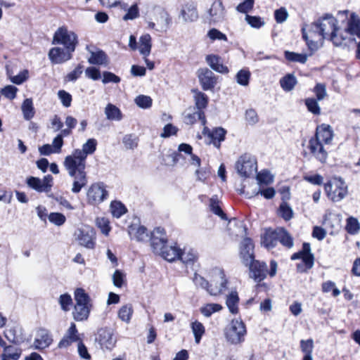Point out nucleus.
I'll return each instance as SVG.
<instances>
[{"label":"nucleus","mask_w":360,"mask_h":360,"mask_svg":"<svg viewBox=\"0 0 360 360\" xmlns=\"http://www.w3.org/2000/svg\"><path fill=\"white\" fill-rule=\"evenodd\" d=\"M83 72V65L79 64L74 70L70 72L65 77V79L69 82H75L82 75Z\"/></svg>","instance_id":"62"},{"label":"nucleus","mask_w":360,"mask_h":360,"mask_svg":"<svg viewBox=\"0 0 360 360\" xmlns=\"http://www.w3.org/2000/svg\"><path fill=\"white\" fill-rule=\"evenodd\" d=\"M21 108L24 118L26 120H30L34 117V108L33 106L32 100L31 98H26L23 101Z\"/></svg>","instance_id":"40"},{"label":"nucleus","mask_w":360,"mask_h":360,"mask_svg":"<svg viewBox=\"0 0 360 360\" xmlns=\"http://www.w3.org/2000/svg\"><path fill=\"white\" fill-rule=\"evenodd\" d=\"M58 96L64 107L68 108L71 105L72 98L70 93L65 90H59Z\"/></svg>","instance_id":"58"},{"label":"nucleus","mask_w":360,"mask_h":360,"mask_svg":"<svg viewBox=\"0 0 360 360\" xmlns=\"http://www.w3.org/2000/svg\"><path fill=\"white\" fill-rule=\"evenodd\" d=\"M334 131L330 125L322 124L316 127V158L321 162H324L327 158V152L324 150L321 143L330 144L333 139Z\"/></svg>","instance_id":"3"},{"label":"nucleus","mask_w":360,"mask_h":360,"mask_svg":"<svg viewBox=\"0 0 360 360\" xmlns=\"http://www.w3.org/2000/svg\"><path fill=\"white\" fill-rule=\"evenodd\" d=\"M280 227L276 229H269L265 232L262 238V243L264 246L268 249L274 248L278 242H279Z\"/></svg>","instance_id":"26"},{"label":"nucleus","mask_w":360,"mask_h":360,"mask_svg":"<svg viewBox=\"0 0 360 360\" xmlns=\"http://www.w3.org/2000/svg\"><path fill=\"white\" fill-rule=\"evenodd\" d=\"M194 94L195 105L198 110H202L205 109L208 105L209 98L208 96L203 92L200 91L197 89L191 90Z\"/></svg>","instance_id":"30"},{"label":"nucleus","mask_w":360,"mask_h":360,"mask_svg":"<svg viewBox=\"0 0 360 360\" xmlns=\"http://www.w3.org/2000/svg\"><path fill=\"white\" fill-rule=\"evenodd\" d=\"M292 260L300 259L297 264V271L299 273H305L314 266V257L311 251V245L309 243H304L301 250L291 255Z\"/></svg>","instance_id":"4"},{"label":"nucleus","mask_w":360,"mask_h":360,"mask_svg":"<svg viewBox=\"0 0 360 360\" xmlns=\"http://www.w3.org/2000/svg\"><path fill=\"white\" fill-rule=\"evenodd\" d=\"M238 302L239 297L236 291H232L229 295H227L226 304L229 311L233 314H236L238 312Z\"/></svg>","instance_id":"33"},{"label":"nucleus","mask_w":360,"mask_h":360,"mask_svg":"<svg viewBox=\"0 0 360 360\" xmlns=\"http://www.w3.org/2000/svg\"><path fill=\"white\" fill-rule=\"evenodd\" d=\"M207 18L210 24H215L224 20L226 11L221 0H214L207 11Z\"/></svg>","instance_id":"12"},{"label":"nucleus","mask_w":360,"mask_h":360,"mask_svg":"<svg viewBox=\"0 0 360 360\" xmlns=\"http://www.w3.org/2000/svg\"><path fill=\"white\" fill-rule=\"evenodd\" d=\"M97 141L95 139H89L82 146V150L88 155L93 154L96 150Z\"/></svg>","instance_id":"54"},{"label":"nucleus","mask_w":360,"mask_h":360,"mask_svg":"<svg viewBox=\"0 0 360 360\" xmlns=\"http://www.w3.org/2000/svg\"><path fill=\"white\" fill-rule=\"evenodd\" d=\"M257 180L258 181V184L261 186L262 184L269 185L271 184L274 179L269 172L264 171L257 174Z\"/></svg>","instance_id":"57"},{"label":"nucleus","mask_w":360,"mask_h":360,"mask_svg":"<svg viewBox=\"0 0 360 360\" xmlns=\"http://www.w3.org/2000/svg\"><path fill=\"white\" fill-rule=\"evenodd\" d=\"M251 73L248 69L239 70L236 75L237 83L241 86H247L249 84Z\"/></svg>","instance_id":"44"},{"label":"nucleus","mask_w":360,"mask_h":360,"mask_svg":"<svg viewBox=\"0 0 360 360\" xmlns=\"http://www.w3.org/2000/svg\"><path fill=\"white\" fill-rule=\"evenodd\" d=\"M152 98L148 96L139 95L135 98L136 104L143 109L148 108L152 105Z\"/></svg>","instance_id":"53"},{"label":"nucleus","mask_w":360,"mask_h":360,"mask_svg":"<svg viewBox=\"0 0 360 360\" xmlns=\"http://www.w3.org/2000/svg\"><path fill=\"white\" fill-rule=\"evenodd\" d=\"M139 16V9L136 4L132 5L123 16L124 20H134Z\"/></svg>","instance_id":"61"},{"label":"nucleus","mask_w":360,"mask_h":360,"mask_svg":"<svg viewBox=\"0 0 360 360\" xmlns=\"http://www.w3.org/2000/svg\"><path fill=\"white\" fill-rule=\"evenodd\" d=\"M106 117L110 120H121L122 113L120 110L115 105L109 103L106 105L105 109Z\"/></svg>","instance_id":"38"},{"label":"nucleus","mask_w":360,"mask_h":360,"mask_svg":"<svg viewBox=\"0 0 360 360\" xmlns=\"http://www.w3.org/2000/svg\"><path fill=\"white\" fill-rule=\"evenodd\" d=\"M75 305L72 313L77 321H85L88 319L91 310L90 298L82 288H77L75 292Z\"/></svg>","instance_id":"2"},{"label":"nucleus","mask_w":360,"mask_h":360,"mask_svg":"<svg viewBox=\"0 0 360 360\" xmlns=\"http://www.w3.org/2000/svg\"><path fill=\"white\" fill-rule=\"evenodd\" d=\"M247 330L245 323L241 319H233L230 326L225 333L228 342L233 345H238L245 340Z\"/></svg>","instance_id":"6"},{"label":"nucleus","mask_w":360,"mask_h":360,"mask_svg":"<svg viewBox=\"0 0 360 360\" xmlns=\"http://www.w3.org/2000/svg\"><path fill=\"white\" fill-rule=\"evenodd\" d=\"M360 229V225L358 220L352 217L347 219L346 229L349 233L355 234Z\"/></svg>","instance_id":"52"},{"label":"nucleus","mask_w":360,"mask_h":360,"mask_svg":"<svg viewBox=\"0 0 360 360\" xmlns=\"http://www.w3.org/2000/svg\"><path fill=\"white\" fill-rule=\"evenodd\" d=\"M227 280L223 271H219L210 283L207 292L211 295H218L226 289Z\"/></svg>","instance_id":"15"},{"label":"nucleus","mask_w":360,"mask_h":360,"mask_svg":"<svg viewBox=\"0 0 360 360\" xmlns=\"http://www.w3.org/2000/svg\"><path fill=\"white\" fill-rule=\"evenodd\" d=\"M250 277L257 282L263 281L266 276L267 266L265 262L256 260L250 266Z\"/></svg>","instance_id":"22"},{"label":"nucleus","mask_w":360,"mask_h":360,"mask_svg":"<svg viewBox=\"0 0 360 360\" xmlns=\"http://www.w3.org/2000/svg\"><path fill=\"white\" fill-rule=\"evenodd\" d=\"M202 134L207 136L209 143L213 144L216 148H219L221 143L224 141L226 131L222 127H217L210 131L207 127L202 130Z\"/></svg>","instance_id":"19"},{"label":"nucleus","mask_w":360,"mask_h":360,"mask_svg":"<svg viewBox=\"0 0 360 360\" xmlns=\"http://www.w3.org/2000/svg\"><path fill=\"white\" fill-rule=\"evenodd\" d=\"M349 35V34L347 28L341 30L337 27L335 30L332 32L328 39L330 40L335 46H339L343 44L345 41L347 39Z\"/></svg>","instance_id":"29"},{"label":"nucleus","mask_w":360,"mask_h":360,"mask_svg":"<svg viewBox=\"0 0 360 360\" xmlns=\"http://www.w3.org/2000/svg\"><path fill=\"white\" fill-rule=\"evenodd\" d=\"M72 51L66 48L53 47L49 51V58L53 64L63 63L72 58Z\"/></svg>","instance_id":"18"},{"label":"nucleus","mask_w":360,"mask_h":360,"mask_svg":"<svg viewBox=\"0 0 360 360\" xmlns=\"http://www.w3.org/2000/svg\"><path fill=\"white\" fill-rule=\"evenodd\" d=\"M52 44L63 45L64 48L74 52L78 44V37L74 32L61 27L54 33Z\"/></svg>","instance_id":"5"},{"label":"nucleus","mask_w":360,"mask_h":360,"mask_svg":"<svg viewBox=\"0 0 360 360\" xmlns=\"http://www.w3.org/2000/svg\"><path fill=\"white\" fill-rule=\"evenodd\" d=\"M347 31L350 35H356L360 39V20L351 18L347 25Z\"/></svg>","instance_id":"49"},{"label":"nucleus","mask_w":360,"mask_h":360,"mask_svg":"<svg viewBox=\"0 0 360 360\" xmlns=\"http://www.w3.org/2000/svg\"><path fill=\"white\" fill-rule=\"evenodd\" d=\"M210 207L211 211L222 219H226V214L221 210L219 205V201L217 195L212 196L210 200Z\"/></svg>","instance_id":"43"},{"label":"nucleus","mask_w":360,"mask_h":360,"mask_svg":"<svg viewBox=\"0 0 360 360\" xmlns=\"http://www.w3.org/2000/svg\"><path fill=\"white\" fill-rule=\"evenodd\" d=\"M197 259V255L195 252L192 249H184L180 250L179 259L186 264H193Z\"/></svg>","instance_id":"37"},{"label":"nucleus","mask_w":360,"mask_h":360,"mask_svg":"<svg viewBox=\"0 0 360 360\" xmlns=\"http://www.w3.org/2000/svg\"><path fill=\"white\" fill-rule=\"evenodd\" d=\"M236 169L242 177H249L257 171V161L250 155H241L236 162Z\"/></svg>","instance_id":"8"},{"label":"nucleus","mask_w":360,"mask_h":360,"mask_svg":"<svg viewBox=\"0 0 360 360\" xmlns=\"http://www.w3.org/2000/svg\"><path fill=\"white\" fill-rule=\"evenodd\" d=\"M80 341L76 325L72 323L63 338L59 342L58 348H67L73 342Z\"/></svg>","instance_id":"21"},{"label":"nucleus","mask_w":360,"mask_h":360,"mask_svg":"<svg viewBox=\"0 0 360 360\" xmlns=\"http://www.w3.org/2000/svg\"><path fill=\"white\" fill-rule=\"evenodd\" d=\"M197 120H200L202 125H205L206 118L204 111L197 110L193 113L186 115L184 118V122L187 124H193Z\"/></svg>","instance_id":"35"},{"label":"nucleus","mask_w":360,"mask_h":360,"mask_svg":"<svg viewBox=\"0 0 360 360\" xmlns=\"http://www.w3.org/2000/svg\"><path fill=\"white\" fill-rule=\"evenodd\" d=\"M29 72L27 70H24L20 72L17 75L11 78V81L15 84L20 85L28 79Z\"/></svg>","instance_id":"64"},{"label":"nucleus","mask_w":360,"mask_h":360,"mask_svg":"<svg viewBox=\"0 0 360 360\" xmlns=\"http://www.w3.org/2000/svg\"><path fill=\"white\" fill-rule=\"evenodd\" d=\"M73 178V183L71 191L73 193H78L82 188L85 187L88 183L86 173L85 169H74V172L68 174Z\"/></svg>","instance_id":"20"},{"label":"nucleus","mask_w":360,"mask_h":360,"mask_svg":"<svg viewBox=\"0 0 360 360\" xmlns=\"http://www.w3.org/2000/svg\"><path fill=\"white\" fill-rule=\"evenodd\" d=\"M27 186L37 192H49L52 187L53 177L47 175L41 179L38 177L30 176L27 179Z\"/></svg>","instance_id":"14"},{"label":"nucleus","mask_w":360,"mask_h":360,"mask_svg":"<svg viewBox=\"0 0 360 360\" xmlns=\"http://www.w3.org/2000/svg\"><path fill=\"white\" fill-rule=\"evenodd\" d=\"M150 240L153 252L159 254L167 243L165 229L161 227L155 229L151 233Z\"/></svg>","instance_id":"16"},{"label":"nucleus","mask_w":360,"mask_h":360,"mask_svg":"<svg viewBox=\"0 0 360 360\" xmlns=\"http://www.w3.org/2000/svg\"><path fill=\"white\" fill-rule=\"evenodd\" d=\"M77 240L81 245L93 249L95 245L94 231L92 230L79 229L77 233Z\"/></svg>","instance_id":"25"},{"label":"nucleus","mask_w":360,"mask_h":360,"mask_svg":"<svg viewBox=\"0 0 360 360\" xmlns=\"http://www.w3.org/2000/svg\"><path fill=\"white\" fill-rule=\"evenodd\" d=\"M21 349L13 346L6 347L4 353L2 354V359L18 360L21 356Z\"/></svg>","instance_id":"45"},{"label":"nucleus","mask_w":360,"mask_h":360,"mask_svg":"<svg viewBox=\"0 0 360 360\" xmlns=\"http://www.w3.org/2000/svg\"><path fill=\"white\" fill-rule=\"evenodd\" d=\"M297 84V79L292 74H288L280 80V84L285 91L292 90Z\"/></svg>","instance_id":"36"},{"label":"nucleus","mask_w":360,"mask_h":360,"mask_svg":"<svg viewBox=\"0 0 360 360\" xmlns=\"http://www.w3.org/2000/svg\"><path fill=\"white\" fill-rule=\"evenodd\" d=\"M338 27V20L331 14L326 13L316 22V32L323 39H328Z\"/></svg>","instance_id":"9"},{"label":"nucleus","mask_w":360,"mask_h":360,"mask_svg":"<svg viewBox=\"0 0 360 360\" xmlns=\"http://www.w3.org/2000/svg\"><path fill=\"white\" fill-rule=\"evenodd\" d=\"M151 37L149 34L142 35L139 39V52L143 56H148L151 51Z\"/></svg>","instance_id":"32"},{"label":"nucleus","mask_w":360,"mask_h":360,"mask_svg":"<svg viewBox=\"0 0 360 360\" xmlns=\"http://www.w3.org/2000/svg\"><path fill=\"white\" fill-rule=\"evenodd\" d=\"M17 91V87L13 85H7L1 91L2 95L10 100H13L16 97Z\"/></svg>","instance_id":"60"},{"label":"nucleus","mask_w":360,"mask_h":360,"mask_svg":"<svg viewBox=\"0 0 360 360\" xmlns=\"http://www.w3.org/2000/svg\"><path fill=\"white\" fill-rule=\"evenodd\" d=\"M110 210L113 217H121L127 211L124 204L119 201H113L110 204Z\"/></svg>","instance_id":"46"},{"label":"nucleus","mask_w":360,"mask_h":360,"mask_svg":"<svg viewBox=\"0 0 360 360\" xmlns=\"http://www.w3.org/2000/svg\"><path fill=\"white\" fill-rule=\"evenodd\" d=\"M279 232V242L288 249L292 248L294 245L293 238L288 231L285 229L280 227Z\"/></svg>","instance_id":"39"},{"label":"nucleus","mask_w":360,"mask_h":360,"mask_svg":"<svg viewBox=\"0 0 360 360\" xmlns=\"http://www.w3.org/2000/svg\"><path fill=\"white\" fill-rule=\"evenodd\" d=\"M88 202L96 205L101 203L108 196L105 186L102 182L94 183L89 188L86 193Z\"/></svg>","instance_id":"10"},{"label":"nucleus","mask_w":360,"mask_h":360,"mask_svg":"<svg viewBox=\"0 0 360 360\" xmlns=\"http://www.w3.org/2000/svg\"><path fill=\"white\" fill-rule=\"evenodd\" d=\"M133 314V308L131 304L122 306L118 311V317L126 323H129Z\"/></svg>","instance_id":"48"},{"label":"nucleus","mask_w":360,"mask_h":360,"mask_svg":"<svg viewBox=\"0 0 360 360\" xmlns=\"http://www.w3.org/2000/svg\"><path fill=\"white\" fill-rule=\"evenodd\" d=\"M284 56L285 59L290 62L305 63L307 59V56L306 54L297 53L289 51H285L284 52Z\"/></svg>","instance_id":"47"},{"label":"nucleus","mask_w":360,"mask_h":360,"mask_svg":"<svg viewBox=\"0 0 360 360\" xmlns=\"http://www.w3.org/2000/svg\"><path fill=\"white\" fill-rule=\"evenodd\" d=\"M180 250L176 244L170 246L166 244L158 255L169 262H173L179 259Z\"/></svg>","instance_id":"28"},{"label":"nucleus","mask_w":360,"mask_h":360,"mask_svg":"<svg viewBox=\"0 0 360 360\" xmlns=\"http://www.w3.org/2000/svg\"><path fill=\"white\" fill-rule=\"evenodd\" d=\"M139 139L133 134H126L122 139V143L127 149L133 150L138 146Z\"/></svg>","instance_id":"51"},{"label":"nucleus","mask_w":360,"mask_h":360,"mask_svg":"<svg viewBox=\"0 0 360 360\" xmlns=\"http://www.w3.org/2000/svg\"><path fill=\"white\" fill-rule=\"evenodd\" d=\"M191 329L194 335L195 343L199 344L202 335L205 333V326L202 323L195 321L191 323Z\"/></svg>","instance_id":"41"},{"label":"nucleus","mask_w":360,"mask_h":360,"mask_svg":"<svg viewBox=\"0 0 360 360\" xmlns=\"http://www.w3.org/2000/svg\"><path fill=\"white\" fill-rule=\"evenodd\" d=\"M128 233L131 239H136L138 241H146L149 238L147 229L139 224H131L128 227Z\"/></svg>","instance_id":"23"},{"label":"nucleus","mask_w":360,"mask_h":360,"mask_svg":"<svg viewBox=\"0 0 360 360\" xmlns=\"http://www.w3.org/2000/svg\"><path fill=\"white\" fill-rule=\"evenodd\" d=\"M245 20L254 28L259 29L264 25V21L259 16L246 15Z\"/></svg>","instance_id":"56"},{"label":"nucleus","mask_w":360,"mask_h":360,"mask_svg":"<svg viewBox=\"0 0 360 360\" xmlns=\"http://www.w3.org/2000/svg\"><path fill=\"white\" fill-rule=\"evenodd\" d=\"M325 193L329 200L334 202H340L348 194V186L340 177H332L324 184Z\"/></svg>","instance_id":"1"},{"label":"nucleus","mask_w":360,"mask_h":360,"mask_svg":"<svg viewBox=\"0 0 360 360\" xmlns=\"http://www.w3.org/2000/svg\"><path fill=\"white\" fill-rule=\"evenodd\" d=\"M206 62L212 70L217 72L226 74L229 72V68L222 64L221 58L217 55H207Z\"/></svg>","instance_id":"27"},{"label":"nucleus","mask_w":360,"mask_h":360,"mask_svg":"<svg viewBox=\"0 0 360 360\" xmlns=\"http://www.w3.org/2000/svg\"><path fill=\"white\" fill-rule=\"evenodd\" d=\"M95 341L102 349L112 350L116 343L113 331L108 328H101L96 334Z\"/></svg>","instance_id":"11"},{"label":"nucleus","mask_w":360,"mask_h":360,"mask_svg":"<svg viewBox=\"0 0 360 360\" xmlns=\"http://www.w3.org/2000/svg\"><path fill=\"white\" fill-rule=\"evenodd\" d=\"M181 14L186 22H193L198 18L197 8L192 4L186 5L182 8Z\"/></svg>","instance_id":"31"},{"label":"nucleus","mask_w":360,"mask_h":360,"mask_svg":"<svg viewBox=\"0 0 360 360\" xmlns=\"http://www.w3.org/2000/svg\"><path fill=\"white\" fill-rule=\"evenodd\" d=\"M278 215L285 221H289L293 217V211L287 202H283L278 207Z\"/></svg>","instance_id":"42"},{"label":"nucleus","mask_w":360,"mask_h":360,"mask_svg":"<svg viewBox=\"0 0 360 360\" xmlns=\"http://www.w3.org/2000/svg\"><path fill=\"white\" fill-rule=\"evenodd\" d=\"M255 1L254 0H244L243 2L239 4L236 10L239 13H248L250 11L254 6Z\"/></svg>","instance_id":"59"},{"label":"nucleus","mask_w":360,"mask_h":360,"mask_svg":"<svg viewBox=\"0 0 360 360\" xmlns=\"http://www.w3.org/2000/svg\"><path fill=\"white\" fill-rule=\"evenodd\" d=\"M222 308V306L219 304H207L200 308V312L205 316L210 317L213 313L221 311Z\"/></svg>","instance_id":"50"},{"label":"nucleus","mask_w":360,"mask_h":360,"mask_svg":"<svg viewBox=\"0 0 360 360\" xmlns=\"http://www.w3.org/2000/svg\"><path fill=\"white\" fill-rule=\"evenodd\" d=\"M342 215L339 213L327 212L324 216L323 225L330 234L337 232L341 227Z\"/></svg>","instance_id":"17"},{"label":"nucleus","mask_w":360,"mask_h":360,"mask_svg":"<svg viewBox=\"0 0 360 360\" xmlns=\"http://www.w3.org/2000/svg\"><path fill=\"white\" fill-rule=\"evenodd\" d=\"M52 342L53 339L49 332L46 329L41 328L37 331L34 345L37 349H43L49 347Z\"/></svg>","instance_id":"24"},{"label":"nucleus","mask_w":360,"mask_h":360,"mask_svg":"<svg viewBox=\"0 0 360 360\" xmlns=\"http://www.w3.org/2000/svg\"><path fill=\"white\" fill-rule=\"evenodd\" d=\"M87 155L82 149H75L72 154L65 158L64 166L68 174H72L74 169H85Z\"/></svg>","instance_id":"7"},{"label":"nucleus","mask_w":360,"mask_h":360,"mask_svg":"<svg viewBox=\"0 0 360 360\" xmlns=\"http://www.w3.org/2000/svg\"><path fill=\"white\" fill-rule=\"evenodd\" d=\"M197 76L204 91H212L218 82V77L207 68L198 69Z\"/></svg>","instance_id":"13"},{"label":"nucleus","mask_w":360,"mask_h":360,"mask_svg":"<svg viewBox=\"0 0 360 360\" xmlns=\"http://www.w3.org/2000/svg\"><path fill=\"white\" fill-rule=\"evenodd\" d=\"M58 302L61 309L65 311H68L70 310V307L72 304V300L69 294L65 293L60 296Z\"/></svg>","instance_id":"55"},{"label":"nucleus","mask_w":360,"mask_h":360,"mask_svg":"<svg viewBox=\"0 0 360 360\" xmlns=\"http://www.w3.org/2000/svg\"><path fill=\"white\" fill-rule=\"evenodd\" d=\"M88 62L92 65H106L108 63V56L105 53L101 50L95 52L91 51Z\"/></svg>","instance_id":"34"},{"label":"nucleus","mask_w":360,"mask_h":360,"mask_svg":"<svg viewBox=\"0 0 360 360\" xmlns=\"http://www.w3.org/2000/svg\"><path fill=\"white\" fill-rule=\"evenodd\" d=\"M49 221L56 226H61L65 221V217L58 212H52L49 215Z\"/></svg>","instance_id":"63"}]
</instances>
